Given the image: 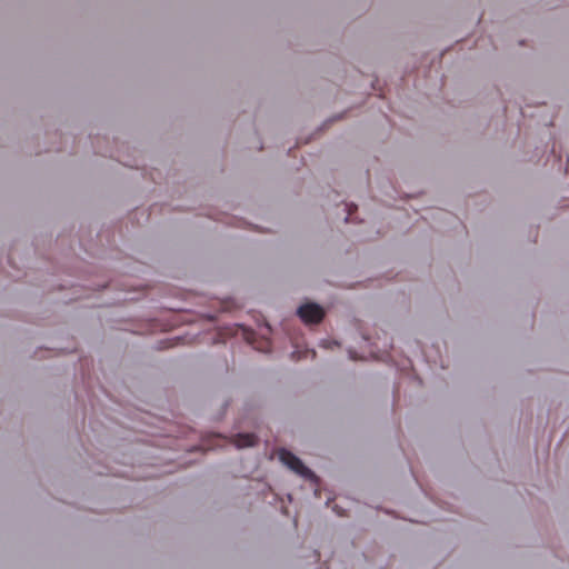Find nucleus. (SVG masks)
I'll return each instance as SVG.
<instances>
[{"instance_id":"obj_3","label":"nucleus","mask_w":569,"mask_h":569,"mask_svg":"<svg viewBox=\"0 0 569 569\" xmlns=\"http://www.w3.org/2000/svg\"><path fill=\"white\" fill-rule=\"evenodd\" d=\"M256 442L257 437L253 433H239L232 440V443L237 448L252 447L256 445Z\"/></svg>"},{"instance_id":"obj_1","label":"nucleus","mask_w":569,"mask_h":569,"mask_svg":"<svg viewBox=\"0 0 569 569\" xmlns=\"http://www.w3.org/2000/svg\"><path fill=\"white\" fill-rule=\"evenodd\" d=\"M279 459L284 466H287L290 470H292L297 475H299L306 479H310L312 481L318 480L317 476L308 467H306L303 465V462L297 456H295L292 452H290L286 449H281L279 451Z\"/></svg>"},{"instance_id":"obj_4","label":"nucleus","mask_w":569,"mask_h":569,"mask_svg":"<svg viewBox=\"0 0 569 569\" xmlns=\"http://www.w3.org/2000/svg\"><path fill=\"white\" fill-rule=\"evenodd\" d=\"M351 217V207L348 209V217H346V221L348 222Z\"/></svg>"},{"instance_id":"obj_2","label":"nucleus","mask_w":569,"mask_h":569,"mask_svg":"<svg viewBox=\"0 0 569 569\" xmlns=\"http://www.w3.org/2000/svg\"><path fill=\"white\" fill-rule=\"evenodd\" d=\"M297 313L308 325H317L325 317V310L317 303H305L298 308Z\"/></svg>"}]
</instances>
